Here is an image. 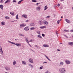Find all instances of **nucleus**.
Listing matches in <instances>:
<instances>
[{
  "label": "nucleus",
  "mask_w": 73,
  "mask_h": 73,
  "mask_svg": "<svg viewBox=\"0 0 73 73\" xmlns=\"http://www.w3.org/2000/svg\"><path fill=\"white\" fill-rule=\"evenodd\" d=\"M8 42H9V43H11V44H13V45H16V46H20L21 45V43H16L15 44L14 42H11L10 41H9V40L8 41Z\"/></svg>",
  "instance_id": "1"
},
{
  "label": "nucleus",
  "mask_w": 73,
  "mask_h": 73,
  "mask_svg": "<svg viewBox=\"0 0 73 73\" xmlns=\"http://www.w3.org/2000/svg\"><path fill=\"white\" fill-rule=\"evenodd\" d=\"M59 70L61 73H65L66 72V70L64 68H59Z\"/></svg>",
  "instance_id": "2"
},
{
  "label": "nucleus",
  "mask_w": 73,
  "mask_h": 73,
  "mask_svg": "<svg viewBox=\"0 0 73 73\" xmlns=\"http://www.w3.org/2000/svg\"><path fill=\"white\" fill-rule=\"evenodd\" d=\"M36 9L37 11H40L41 10V7L40 6H38L36 7Z\"/></svg>",
  "instance_id": "3"
},
{
  "label": "nucleus",
  "mask_w": 73,
  "mask_h": 73,
  "mask_svg": "<svg viewBox=\"0 0 73 73\" xmlns=\"http://www.w3.org/2000/svg\"><path fill=\"white\" fill-rule=\"evenodd\" d=\"M43 23L44 24V25H48V22H47V21H43Z\"/></svg>",
  "instance_id": "4"
},
{
  "label": "nucleus",
  "mask_w": 73,
  "mask_h": 73,
  "mask_svg": "<svg viewBox=\"0 0 73 73\" xmlns=\"http://www.w3.org/2000/svg\"><path fill=\"white\" fill-rule=\"evenodd\" d=\"M0 52L2 54H4L3 51V50H2V48L1 46H0Z\"/></svg>",
  "instance_id": "5"
},
{
  "label": "nucleus",
  "mask_w": 73,
  "mask_h": 73,
  "mask_svg": "<svg viewBox=\"0 0 73 73\" xmlns=\"http://www.w3.org/2000/svg\"><path fill=\"white\" fill-rule=\"evenodd\" d=\"M29 62H31V63H33V60L32 58L29 59Z\"/></svg>",
  "instance_id": "6"
},
{
  "label": "nucleus",
  "mask_w": 73,
  "mask_h": 73,
  "mask_svg": "<svg viewBox=\"0 0 73 73\" xmlns=\"http://www.w3.org/2000/svg\"><path fill=\"white\" fill-rule=\"evenodd\" d=\"M1 24L2 26H4V25H5V23L4 21H2L1 23Z\"/></svg>",
  "instance_id": "7"
},
{
  "label": "nucleus",
  "mask_w": 73,
  "mask_h": 73,
  "mask_svg": "<svg viewBox=\"0 0 73 73\" xmlns=\"http://www.w3.org/2000/svg\"><path fill=\"white\" fill-rule=\"evenodd\" d=\"M22 63L23 65H25L27 64L25 61L24 60H23L22 61Z\"/></svg>",
  "instance_id": "8"
},
{
  "label": "nucleus",
  "mask_w": 73,
  "mask_h": 73,
  "mask_svg": "<svg viewBox=\"0 0 73 73\" xmlns=\"http://www.w3.org/2000/svg\"><path fill=\"white\" fill-rule=\"evenodd\" d=\"M65 62L66 64H70V62L69 60H66Z\"/></svg>",
  "instance_id": "9"
},
{
  "label": "nucleus",
  "mask_w": 73,
  "mask_h": 73,
  "mask_svg": "<svg viewBox=\"0 0 73 73\" xmlns=\"http://www.w3.org/2000/svg\"><path fill=\"white\" fill-rule=\"evenodd\" d=\"M27 25L26 24H21L20 25V27H25Z\"/></svg>",
  "instance_id": "10"
},
{
  "label": "nucleus",
  "mask_w": 73,
  "mask_h": 73,
  "mask_svg": "<svg viewBox=\"0 0 73 73\" xmlns=\"http://www.w3.org/2000/svg\"><path fill=\"white\" fill-rule=\"evenodd\" d=\"M38 23L40 25H42L43 24V21L42 22L41 21H39L38 22Z\"/></svg>",
  "instance_id": "11"
},
{
  "label": "nucleus",
  "mask_w": 73,
  "mask_h": 73,
  "mask_svg": "<svg viewBox=\"0 0 73 73\" xmlns=\"http://www.w3.org/2000/svg\"><path fill=\"white\" fill-rule=\"evenodd\" d=\"M22 17H23L24 18H25V19H26V18H27V15H26L25 14H23L22 15Z\"/></svg>",
  "instance_id": "12"
},
{
  "label": "nucleus",
  "mask_w": 73,
  "mask_h": 73,
  "mask_svg": "<svg viewBox=\"0 0 73 73\" xmlns=\"http://www.w3.org/2000/svg\"><path fill=\"white\" fill-rule=\"evenodd\" d=\"M24 30L25 31H29V29L28 27H27L24 28Z\"/></svg>",
  "instance_id": "13"
},
{
  "label": "nucleus",
  "mask_w": 73,
  "mask_h": 73,
  "mask_svg": "<svg viewBox=\"0 0 73 73\" xmlns=\"http://www.w3.org/2000/svg\"><path fill=\"white\" fill-rule=\"evenodd\" d=\"M30 26H31V27H33V26H35V24H34V23H30Z\"/></svg>",
  "instance_id": "14"
},
{
  "label": "nucleus",
  "mask_w": 73,
  "mask_h": 73,
  "mask_svg": "<svg viewBox=\"0 0 73 73\" xmlns=\"http://www.w3.org/2000/svg\"><path fill=\"white\" fill-rule=\"evenodd\" d=\"M69 45L72 46L73 45V42H69L68 43Z\"/></svg>",
  "instance_id": "15"
},
{
  "label": "nucleus",
  "mask_w": 73,
  "mask_h": 73,
  "mask_svg": "<svg viewBox=\"0 0 73 73\" xmlns=\"http://www.w3.org/2000/svg\"><path fill=\"white\" fill-rule=\"evenodd\" d=\"M43 46L44 47H49V45L46 44H44L43 45Z\"/></svg>",
  "instance_id": "16"
},
{
  "label": "nucleus",
  "mask_w": 73,
  "mask_h": 73,
  "mask_svg": "<svg viewBox=\"0 0 73 73\" xmlns=\"http://www.w3.org/2000/svg\"><path fill=\"white\" fill-rule=\"evenodd\" d=\"M5 69L6 70L9 71L10 70V68L8 67H6Z\"/></svg>",
  "instance_id": "17"
},
{
  "label": "nucleus",
  "mask_w": 73,
  "mask_h": 73,
  "mask_svg": "<svg viewBox=\"0 0 73 73\" xmlns=\"http://www.w3.org/2000/svg\"><path fill=\"white\" fill-rule=\"evenodd\" d=\"M48 9V7L47 6H46L44 7V11H45L47 9Z\"/></svg>",
  "instance_id": "18"
},
{
  "label": "nucleus",
  "mask_w": 73,
  "mask_h": 73,
  "mask_svg": "<svg viewBox=\"0 0 73 73\" xmlns=\"http://www.w3.org/2000/svg\"><path fill=\"white\" fill-rule=\"evenodd\" d=\"M3 5H0V8H1V9H2V10H3Z\"/></svg>",
  "instance_id": "19"
},
{
  "label": "nucleus",
  "mask_w": 73,
  "mask_h": 73,
  "mask_svg": "<svg viewBox=\"0 0 73 73\" xmlns=\"http://www.w3.org/2000/svg\"><path fill=\"white\" fill-rule=\"evenodd\" d=\"M16 64V60H14L13 62V64L15 65Z\"/></svg>",
  "instance_id": "20"
},
{
  "label": "nucleus",
  "mask_w": 73,
  "mask_h": 73,
  "mask_svg": "<svg viewBox=\"0 0 73 73\" xmlns=\"http://www.w3.org/2000/svg\"><path fill=\"white\" fill-rule=\"evenodd\" d=\"M45 56L46 57V58H47V59H48V60H49V61H51V60H50L49 58L48 57V56H46L45 55Z\"/></svg>",
  "instance_id": "21"
},
{
  "label": "nucleus",
  "mask_w": 73,
  "mask_h": 73,
  "mask_svg": "<svg viewBox=\"0 0 73 73\" xmlns=\"http://www.w3.org/2000/svg\"><path fill=\"white\" fill-rule=\"evenodd\" d=\"M10 2V0H7L5 3V4H6L7 3H9Z\"/></svg>",
  "instance_id": "22"
},
{
  "label": "nucleus",
  "mask_w": 73,
  "mask_h": 73,
  "mask_svg": "<svg viewBox=\"0 0 73 73\" xmlns=\"http://www.w3.org/2000/svg\"><path fill=\"white\" fill-rule=\"evenodd\" d=\"M65 21H66L67 22V23H70V21H69V20H68V19H66L65 20Z\"/></svg>",
  "instance_id": "23"
},
{
  "label": "nucleus",
  "mask_w": 73,
  "mask_h": 73,
  "mask_svg": "<svg viewBox=\"0 0 73 73\" xmlns=\"http://www.w3.org/2000/svg\"><path fill=\"white\" fill-rule=\"evenodd\" d=\"M29 65L31 68H33V66L31 64H29Z\"/></svg>",
  "instance_id": "24"
},
{
  "label": "nucleus",
  "mask_w": 73,
  "mask_h": 73,
  "mask_svg": "<svg viewBox=\"0 0 73 73\" xmlns=\"http://www.w3.org/2000/svg\"><path fill=\"white\" fill-rule=\"evenodd\" d=\"M24 1V0H21V1H19L18 3V4H21V3L22 1Z\"/></svg>",
  "instance_id": "25"
},
{
  "label": "nucleus",
  "mask_w": 73,
  "mask_h": 73,
  "mask_svg": "<svg viewBox=\"0 0 73 73\" xmlns=\"http://www.w3.org/2000/svg\"><path fill=\"white\" fill-rule=\"evenodd\" d=\"M35 47H36V48H38V49H40V47L38 46L37 45H35Z\"/></svg>",
  "instance_id": "26"
},
{
  "label": "nucleus",
  "mask_w": 73,
  "mask_h": 73,
  "mask_svg": "<svg viewBox=\"0 0 73 73\" xmlns=\"http://www.w3.org/2000/svg\"><path fill=\"white\" fill-rule=\"evenodd\" d=\"M37 36L38 37H39V38H42L41 36V35H38Z\"/></svg>",
  "instance_id": "27"
},
{
  "label": "nucleus",
  "mask_w": 73,
  "mask_h": 73,
  "mask_svg": "<svg viewBox=\"0 0 73 73\" xmlns=\"http://www.w3.org/2000/svg\"><path fill=\"white\" fill-rule=\"evenodd\" d=\"M40 28H41V29H44V28H46V26L40 27Z\"/></svg>",
  "instance_id": "28"
},
{
  "label": "nucleus",
  "mask_w": 73,
  "mask_h": 73,
  "mask_svg": "<svg viewBox=\"0 0 73 73\" xmlns=\"http://www.w3.org/2000/svg\"><path fill=\"white\" fill-rule=\"evenodd\" d=\"M10 14L11 15H12V16H13V15H14V14L13 12H10Z\"/></svg>",
  "instance_id": "29"
},
{
  "label": "nucleus",
  "mask_w": 73,
  "mask_h": 73,
  "mask_svg": "<svg viewBox=\"0 0 73 73\" xmlns=\"http://www.w3.org/2000/svg\"><path fill=\"white\" fill-rule=\"evenodd\" d=\"M60 65H64V62H60Z\"/></svg>",
  "instance_id": "30"
},
{
  "label": "nucleus",
  "mask_w": 73,
  "mask_h": 73,
  "mask_svg": "<svg viewBox=\"0 0 73 73\" xmlns=\"http://www.w3.org/2000/svg\"><path fill=\"white\" fill-rule=\"evenodd\" d=\"M35 29V27H31L30 28V30H34Z\"/></svg>",
  "instance_id": "31"
},
{
  "label": "nucleus",
  "mask_w": 73,
  "mask_h": 73,
  "mask_svg": "<svg viewBox=\"0 0 73 73\" xmlns=\"http://www.w3.org/2000/svg\"><path fill=\"white\" fill-rule=\"evenodd\" d=\"M18 16H19V15L17 14L16 16V19H19V17H18Z\"/></svg>",
  "instance_id": "32"
},
{
  "label": "nucleus",
  "mask_w": 73,
  "mask_h": 73,
  "mask_svg": "<svg viewBox=\"0 0 73 73\" xmlns=\"http://www.w3.org/2000/svg\"><path fill=\"white\" fill-rule=\"evenodd\" d=\"M32 2H34V3L37 2V1L35 0H32Z\"/></svg>",
  "instance_id": "33"
},
{
  "label": "nucleus",
  "mask_w": 73,
  "mask_h": 73,
  "mask_svg": "<svg viewBox=\"0 0 73 73\" xmlns=\"http://www.w3.org/2000/svg\"><path fill=\"white\" fill-rule=\"evenodd\" d=\"M19 36H24V35H23L21 33L19 34Z\"/></svg>",
  "instance_id": "34"
},
{
  "label": "nucleus",
  "mask_w": 73,
  "mask_h": 73,
  "mask_svg": "<svg viewBox=\"0 0 73 73\" xmlns=\"http://www.w3.org/2000/svg\"><path fill=\"white\" fill-rule=\"evenodd\" d=\"M5 19H9V17H5Z\"/></svg>",
  "instance_id": "35"
},
{
  "label": "nucleus",
  "mask_w": 73,
  "mask_h": 73,
  "mask_svg": "<svg viewBox=\"0 0 73 73\" xmlns=\"http://www.w3.org/2000/svg\"><path fill=\"white\" fill-rule=\"evenodd\" d=\"M37 33H38V34H40V33H40V31H38L36 32Z\"/></svg>",
  "instance_id": "36"
},
{
  "label": "nucleus",
  "mask_w": 73,
  "mask_h": 73,
  "mask_svg": "<svg viewBox=\"0 0 73 73\" xmlns=\"http://www.w3.org/2000/svg\"><path fill=\"white\" fill-rule=\"evenodd\" d=\"M60 20H58L57 21V24H59V23H60Z\"/></svg>",
  "instance_id": "37"
},
{
  "label": "nucleus",
  "mask_w": 73,
  "mask_h": 73,
  "mask_svg": "<svg viewBox=\"0 0 73 73\" xmlns=\"http://www.w3.org/2000/svg\"><path fill=\"white\" fill-rule=\"evenodd\" d=\"M33 41H34V40L32 39L29 41V42H33Z\"/></svg>",
  "instance_id": "38"
},
{
  "label": "nucleus",
  "mask_w": 73,
  "mask_h": 73,
  "mask_svg": "<svg viewBox=\"0 0 73 73\" xmlns=\"http://www.w3.org/2000/svg\"><path fill=\"white\" fill-rule=\"evenodd\" d=\"M42 68H43V66H41L39 68L40 69H42Z\"/></svg>",
  "instance_id": "39"
},
{
  "label": "nucleus",
  "mask_w": 73,
  "mask_h": 73,
  "mask_svg": "<svg viewBox=\"0 0 73 73\" xmlns=\"http://www.w3.org/2000/svg\"><path fill=\"white\" fill-rule=\"evenodd\" d=\"M64 31H65V32H69L68 30H64Z\"/></svg>",
  "instance_id": "40"
},
{
  "label": "nucleus",
  "mask_w": 73,
  "mask_h": 73,
  "mask_svg": "<svg viewBox=\"0 0 73 73\" xmlns=\"http://www.w3.org/2000/svg\"><path fill=\"white\" fill-rule=\"evenodd\" d=\"M25 40L26 41H28V38H26L25 39Z\"/></svg>",
  "instance_id": "41"
},
{
  "label": "nucleus",
  "mask_w": 73,
  "mask_h": 73,
  "mask_svg": "<svg viewBox=\"0 0 73 73\" xmlns=\"http://www.w3.org/2000/svg\"><path fill=\"white\" fill-rule=\"evenodd\" d=\"M13 3H16V1L15 0H13Z\"/></svg>",
  "instance_id": "42"
},
{
  "label": "nucleus",
  "mask_w": 73,
  "mask_h": 73,
  "mask_svg": "<svg viewBox=\"0 0 73 73\" xmlns=\"http://www.w3.org/2000/svg\"><path fill=\"white\" fill-rule=\"evenodd\" d=\"M4 2V1L3 0H1L0 1V3H3Z\"/></svg>",
  "instance_id": "43"
},
{
  "label": "nucleus",
  "mask_w": 73,
  "mask_h": 73,
  "mask_svg": "<svg viewBox=\"0 0 73 73\" xmlns=\"http://www.w3.org/2000/svg\"><path fill=\"white\" fill-rule=\"evenodd\" d=\"M42 35L43 37H44L45 36V35L44 34H42Z\"/></svg>",
  "instance_id": "44"
},
{
  "label": "nucleus",
  "mask_w": 73,
  "mask_h": 73,
  "mask_svg": "<svg viewBox=\"0 0 73 73\" xmlns=\"http://www.w3.org/2000/svg\"><path fill=\"white\" fill-rule=\"evenodd\" d=\"M45 73H50L49 71H47Z\"/></svg>",
  "instance_id": "45"
},
{
  "label": "nucleus",
  "mask_w": 73,
  "mask_h": 73,
  "mask_svg": "<svg viewBox=\"0 0 73 73\" xmlns=\"http://www.w3.org/2000/svg\"><path fill=\"white\" fill-rule=\"evenodd\" d=\"M49 17H50V16H48L46 17V18H49Z\"/></svg>",
  "instance_id": "46"
},
{
  "label": "nucleus",
  "mask_w": 73,
  "mask_h": 73,
  "mask_svg": "<svg viewBox=\"0 0 73 73\" xmlns=\"http://www.w3.org/2000/svg\"><path fill=\"white\" fill-rule=\"evenodd\" d=\"M64 35L66 37V38H69V37H68V36H66L65 35Z\"/></svg>",
  "instance_id": "47"
},
{
  "label": "nucleus",
  "mask_w": 73,
  "mask_h": 73,
  "mask_svg": "<svg viewBox=\"0 0 73 73\" xmlns=\"http://www.w3.org/2000/svg\"><path fill=\"white\" fill-rule=\"evenodd\" d=\"M27 42V44H29V41H28V40L27 41H26Z\"/></svg>",
  "instance_id": "48"
},
{
  "label": "nucleus",
  "mask_w": 73,
  "mask_h": 73,
  "mask_svg": "<svg viewBox=\"0 0 73 73\" xmlns=\"http://www.w3.org/2000/svg\"><path fill=\"white\" fill-rule=\"evenodd\" d=\"M28 21H29V20H27L25 21V22H28Z\"/></svg>",
  "instance_id": "49"
},
{
  "label": "nucleus",
  "mask_w": 73,
  "mask_h": 73,
  "mask_svg": "<svg viewBox=\"0 0 73 73\" xmlns=\"http://www.w3.org/2000/svg\"><path fill=\"white\" fill-rule=\"evenodd\" d=\"M60 4L59 3L58 5V7H60Z\"/></svg>",
  "instance_id": "50"
},
{
  "label": "nucleus",
  "mask_w": 73,
  "mask_h": 73,
  "mask_svg": "<svg viewBox=\"0 0 73 73\" xmlns=\"http://www.w3.org/2000/svg\"><path fill=\"white\" fill-rule=\"evenodd\" d=\"M70 31V32H73V30H71Z\"/></svg>",
  "instance_id": "51"
},
{
  "label": "nucleus",
  "mask_w": 73,
  "mask_h": 73,
  "mask_svg": "<svg viewBox=\"0 0 73 73\" xmlns=\"http://www.w3.org/2000/svg\"><path fill=\"white\" fill-rule=\"evenodd\" d=\"M47 63H48V62H44V64H47Z\"/></svg>",
  "instance_id": "52"
},
{
  "label": "nucleus",
  "mask_w": 73,
  "mask_h": 73,
  "mask_svg": "<svg viewBox=\"0 0 73 73\" xmlns=\"http://www.w3.org/2000/svg\"><path fill=\"white\" fill-rule=\"evenodd\" d=\"M36 5H38V3H37L36 4Z\"/></svg>",
  "instance_id": "53"
},
{
  "label": "nucleus",
  "mask_w": 73,
  "mask_h": 73,
  "mask_svg": "<svg viewBox=\"0 0 73 73\" xmlns=\"http://www.w3.org/2000/svg\"><path fill=\"white\" fill-rule=\"evenodd\" d=\"M57 50L58 51H60V50H59V49H58Z\"/></svg>",
  "instance_id": "54"
},
{
  "label": "nucleus",
  "mask_w": 73,
  "mask_h": 73,
  "mask_svg": "<svg viewBox=\"0 0 73 73\" xmlns=\"http://www.w3.org/2000/svg\"><path fill=\"white\" fill-rule=\"evenodd\" d=\"M56 34L57 35H58V33H57V32L56 31Z\"/></svg>",
  "instance_id": "55"
},
{
  "label": "nucleus",
  "mask_w": 73,
  "mask_h": 73,
  "mask_svg": "<svg viewBox=\"0 0 73 73\" xmlns=\"http://www.w3.org/2000/svg\"><path fill=\"white\" fill-rule=\"evenodd\" d=\"M30 46H31V45L29 43V44H28Z\"/></svg>",
  "instance_id": "56"
},
{
  "label": "nucleus",
  "mask_w": 73,
  "mask_h": 73,
  "mask_svg": "<svg viewBox=\"0 0 73 73\" xmlns=\"http://www.w3.org/2000/svg\"><path fill=\"white\" fill-rule=\"evenodd\" d=\"M30 46H31V45L29 43V44H28Z\"/></svg>",
  "instance_id": "57"
},
{
  "label": "nucleus",
  "mask_w": 73,
  "mask_h": 73,
  "mask_svg": "<svg viewBox=\"0 0 73 73\" xmlns=\"http://www.w3.org/2000/svg\"><path fill=\"white\" fill-rule=\"evenodd\" d=\"M30 46H31V45L29 43V44H28Z\"/></svg>",
  "instance_id": "58"
},
{
  "label": "nucleus",
  "mask_w": 73,
  "mask_h": 73,
  "mask_svg": "<svg viewBox=\"0 0 73 73\" xmlns=\"http://www.w3.org/2000/svg\"><path fill=\"white\" fill-rule=\"evenodd\" d=\"M32 50V51H33V52H34V51H33V50Z\"/></svg>",
  "instance_id": "59"
},
{
  "label": "nucleus",
  "mask_w": 73,
  "mask_h": 73,
  "mask_svg": "<svg viewBox=\"0 0 73 73\" xmlns=\"http://www.w3.org/2000/svg\"><path fill=\"white\" fill-rule=\"evenodd\" d=\"M61 18L62 19V17H61Z\"/></svg>",
  "instance_id": "60"
},
{
  "label": "nucleus",
  "mask_w": 73,
  "mask_h": 73,
  "mask_svg": "<svg viewBox=\"0 0 73 73\" xmlns=\"http://www.w3.org/2000/svg\"><path fill=\"white\" fill-rule=\"evenodd\" d=\"M61 0V1H64V0Z\"/></svg>",
  "instance_id": "61"
},
{
  "label": "nucleus",
  "mask_w": 73,
  "mask_h": 73,
  "mask_svg": "<svg viewBox=\"0 0 73 73\" xmlns=\"http://www.w3.org/2000/svg\"><path fill=\"white\" fill-rule=\"evenodd\" d=\"M72 9L73 10V7H72Z\"/></svg>",
  "instance_id": "62"
},
{
  "label": "nucleus",
  "mask_w": 73,
  "mask_h": 73,
  "mask_svg": "<svg viewBox=\"0 0 73 73\" xmlns=\"http://www.w3.org/2000/svg\"><path fill=\"white\" fill-rule=\"evenodd\" d=\"M60 44H62V43L61 42L60 43Z\"/></svg>",
  "instance_id": "63"
},
{
  "label": "nucleus",
  "mask_w": 73,
  "mask_h": 73,
  "mask_svg": "<svg viewBox=\"0 0 73 73\" xmlns=\"http://www.w3.org/2000/svg\"><path fill=\"white\" fill-rule=\"evenodd\" d=\"M61 20H62V19H60V21H61Z\"/></svg>",
  "instance_id": "64"
}]
</instances>
